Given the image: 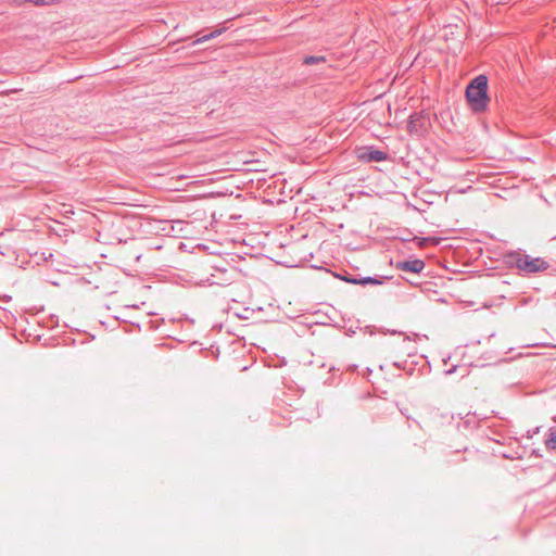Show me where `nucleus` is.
<instances>
[{"label":"nucleus","mask_w":556,"mask_h":556,"mask_svg":"<svg viewBox=\"0 0 556 556\" xmlns=\"http://www.w3.org/2000/svg\"><path fill=\"white\" fill-rule=\"evenodd\" d=\"M422 121H424V116L421 113L412 114L409 116V121H408V125H407L408 131L409 132H418L420 130V128L422 127Z\"/></svg>","instance_id":"obj_5"},{"label":"nucleus","mask_w":556,"mask_h":556,"mask_svg":"<svg viewBox=\"0 0 556 556\" xmlns=\"http://www.w3.org/2000/svg\"><path fill=\"white\" fill-rule=\"evenodd\" d=\"M1 300H2V302L3 301L8 302L11 300V296L2 294Z\"/></svg>","instance_id":"obj_10"},{"label":"nucleus","mask_w":556,"mask_h":556,"mask_svg":"<svg viewBox=\"0 0 556 556\" xmlns=\"http://www.w3.org/2000/svg\"><path fill=\"white\" fill-rule=\"evenodd\" d=\"M357 157L365 163L383 162L388 159V153L370 147L358 150Z\"/></svg>","instance_id":"obj_3"},{"label":"nucleus","mask_w":556,"mask_h":556,"mask_svg":"<svg viewBox=\"0 0 556 556\" xmlns=\"http://www.w3.org/2000/svg\"><path fill=\"white\" fill-rule=\"evenodd\" d=\"M425 266H426L425 262L419 258L397 262L395 265L396 269H400L403 271H409V273H414V274H418V273L422 271Z\"/></svg>","instance_id":"obj_4"},{"label":"nucleus","mask_w":556,"mask_h":556,"mask_svg":"<svg viewBox=\"0 0 556 556\" xmlns=\"http://www.w3.org/2000/svg\"><path fill=\"white\" fill-rule=\"evenodd\" d=\"M466 99L475 112H483L490 101L488 97V78L479 75L466 88Z\"/></svg>","instance_id":"obj_1"},{"label":"nucleus","mask_w":556,"mask_h":556,"mask_svg":"<svg viewBox=\"0 0 556 556\" xmlns=\"http://www.w3.org/2000/svg\"><path fill=\"white\" fill-rule=\"evenodd\" d=\"M56 1H58V0H46V3H47V4H51V3H54V2H56Z\"/></svg>","instance_id":"obj_11"},{"label":"nucleus","mask_w":556,"mask_h":556,"mask_svg":"<svg viewBox=\"0 0 556 556\" xmlns=\"http://www.w3.org/2000/svg\"><path fill=\"white\" fill-rule=\"evenodd\" d=\"M545 446L547 450H556V428H551L545 439Z\"/></svg>","instance_id":"obj_7"},{"label":"nucleus","mask_w":556,"mask_h":556,"mask_svg":"<svg viewBox=\"0 0 556 556\" xmlns=\"http://www.w3.org/2000/svg\"><path fill=\"white\" fill-rule=\"evenodd\" d=\"M303 62L306 65L324 63V62H326V58L323 56V55H316V56L315 55H309V56H306Z\"/></svg>","instance_id":"obj_9"},{"label":"nucleus","mask_w":556,"mask_h":556,"mask_svg":"<svg viewBox=\"0 0 556 556\" xmlns=\"http://www.w3.org/2000/svg\"><path fill=\"white\" fill-rule=\"evenodd\" d=\"M220 34H222V29L214 30V31H212V33H210L207 35H204V36L198 38L197 40H194L193 45L203 43V42H205V41H207L210 39H213V38L217 37Z\"/></svg>","instance_id":"obj_8"},{"label":"nucleus","mask_w":556,"mask_h":556,"mask_svg":"<svg viewBox=\"0 0 556 556\" xmlns=\"http://www.w3.org/2000/svg\"><path fill=\"white\" fill-rule=\"evenodd\" d=\"M342 279L346 282L353 283V285H381L382 281L377 279L376 277H364L361 279L351 278L348 276L342 277Z\"/></svg>","instance_id":"obj_6"},{"label":"nucleus","mask_w":556,"mask_h":556,"mask_svg":"<svg viewBox=\"0 0 556 556\" xmlns=\"http://www.w3.org/2000/svg\"><path fill=\"white\" fill-rule=\"evenodd\" d=\"M455 369L447 370V374H452Z\"/></svg>","instance_id":"obj_12"},{"label":"nucleus","mask_w":556,"mask_h":556,"mask_svg":"<svg viewBox=\"0 0 556 556\" xmlns=\"http://www.w3.org/2000/svg\"><path fill=\"white\" fill-rule=\"evenodd\" d=\"M508 263L526 274H535L548 268V263L542 257H531L528 254L514 252L508 256Z\"/></svg>","instance_id":"obj_2"}]
</instances>
